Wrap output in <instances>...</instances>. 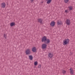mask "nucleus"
Instances as JSON below:
<instances>
[{
	"label": "nucleus",
	"instance_id": "f257e3e1",
	"mask_svg": "<svg viewBox=\"0 0 75 75\" xmlns=\"http://www.w3.org/2000/svg\"><path fill=\"white\" fill-rule=\"evenodd\" d=\"M42 42H44L45 44H49L50 43V40L49 39H47V37L44 36L42 39Z\"/></svg>",
	"mask_w": 75,
	"mask_h": 75
},
{
	"label": "nucleus",
	"instance_id": "f03ea898",
	"mask_svg": "<svg viewBox=\"0 0 75 75\" xmlns=\"http://www.w3.org/2000/svg\"><path fill=\"white\" fill-rule=\"evenodd\" d=\"M69 40L68 39H65L64 40H63V44L64 45H67L69 43Z\"/></svg>",
	"mask_w": 75,
	"mask_h": 75
},
{
	"label": "nucleus",
	"instance_id": "7ed1b4c3",
	"mask_svg": "<svg viewBox=\"0 0 75 75\" xmlns=\"http://www.w3.org/2000/svg\"><path fill=\"white\" fill-rule=\"evenodd\" d=\"M26 55H30L31 54L30 49H27L25 51Z\"/></svg>",
	"mask_w": 75,
	"mask_h": 75
},
{
	"label": "nucleus",
	"instance_id": "20e7f679",
	"mask_svg": "<svg viewBox=\"0 0 75 75\" xmlns=\"http://www.w3.org/2000/svg\"><path fill=\"white\" fill-rule=\"evenodd\" d=\"M47 46V44L45 43L43 44L42 46V49H46Z\"/></svg>",
	"mask_w": 75,
	"mask_h": 75
},
{
	"label": "nucleus",
	"instance_id": "39448f33",
	"mask_svg": "<svg viewBox=\"0 0 75 75\" xmlns=\"http://www.w3.org/2000/svg\"><path fill=\"white\" fill-rule=\"evenodd\" d=\"M66 23L67 25H70L71 24V21L68 19H67L66 21Z\"/></svg>",
	"mask_w": 75,
	"mask_h": 75
},
{
	"label": "nucleus",
	"instance_id": "423d86ee",
	"mask_svg": "<svg viewBox=\"0 0 75 75\" xmlns=\"http://www.w3.org/2000/svg\"><path fill=\"white\" fill-rule=\"evenodd\" d=\"M1 5V7H2V8H5L6 7V4L4 2L2 3Z\"/></svg>",
	"mask_w": 75,
	"mask_h": 75
},
{
	"label": "nucleus",
	"instance_id": "0eeeda50",
	"mask_svg": "<svg viewBox=\"0 0 75 75\" xmlns=\"http://www.w3.org/2000/svg\"><path fill=\"white\" fill-rule=\"evenodd\" d=\"M48 55L49 58H52V57H53V55L52 54L50 53H49L48 54Z\"/></svg>",
	"mask_w": 75,
	"mask_h": 75
},
{
	"label": "nucleus",
	"instance_id": "6e6552de",
	"mask_svg": "<svg viewBox=\"0 0 75 75\" xmlns=\"http://www.w3.org/2000/svg\"><path fill=\"white\" fill-rule=\"evenodd\" d=\"M55 22L54 21H53L51 23L50 25L52 27H54V26L55 25Z\"/></svg>",
	"mask_w": 75,
	"mask_h": 75
},
{
	"label": "nucleus",
	"instance_id": "1a4fd4ad",
	"mask_svg": "<svg viewBox=\"0 0 75 75\" xmlns=\"http://www.w3.org/2000/svg\"><path fill=\"white\" fill-rule=\"evenodd\" d=\"M32 51L34 52H36V51H37V49H36V48L35 47H34L32 49Z\"/></svg>",
	"mask_w": 75,
	"mask_h": 75
},
{
	"label": "nucleus",
	"instance_id": "9d476101",
	"mask_svg": "<svg viewBox=\"0 0 75 75\" xmlns=\"http://www.w3.org/2000/svg\"><path fill=\"white\" fill-rule=\"evenodd\" d=\"M38 21L41 24H42V20L41 19H39L38 20Z\"/></svg>",
	"mask_w": 75,
	"mask_h": 75
},
{
	"label": "nucleus",
	"instance_id": "9b49d317",
	"mask_svg": "<svg viewBox=\"0 0 75 75\" xmlns=\"http://www.w3.org/2000/svg\"><path fill=\"white\" fill-rule=\"evenodd\" d=\"M69 70L70 71V74H74V70H73L72 69V68H71Z\"/></svg>",
	"mask_w": 75,
	"mask_h": 75
},
{
	"label": "nucleus",
	"instance_id": "f8f14e48",
	"mask_svg": "<svg viewBox=\"0 0 75 75\" xmlns=\"http://www.w3.org/2000/svg\"><path fill=\"white\" fill-rule=\"evenodd\" d=\"M29 58L30 60H33V57L32 55H30L29 56Z\"/></svg>",
	"mask_w": 75,
	"mask_h": 75
},
{
	"label": "nucleus",
	"instance_id": "ddd939ff",
	"mask_svg": "<svg viewBox=\"0 0 75 75\" xmlns=\"http://www.w3.org/2000/svg\"><path fill=\"white\" fill-rule=\"evenodd\" d=\"M57 23L58 25H61V24H62L61 22L60 21H59V20L57 21Z\"/></svg>",
	"mask_w": 75,
	"mask_h": 75
},
{
	"label": "nucleus",
	"instance_id": "4468645a",
	"mask_svg": "<svg viewBox=\"0 0 75 75\" xmlns=\"http://www.w3.org/2000/svg\"><path fill=\"white\" fill-rule=\"evenodd\" d=\"M10 25L11 27H13L14 25H15V23H11L10 24Z\"/></svg>",
	"mask_w": 75,
	"mask_h": 75
},
{
	"label": "nucleus",
	"instance_id": "2eb2a0df",
	"mask_svg": "<svg viewBox=\"0 0 75 75\" xmlns=\"http://www.w3.org/2000/svg\"><path fill=\"white\" fill-rule=\"evenodd\" d=\"M51 1H52V0H48L47 2V4H50L51 3Z\"/></svg>",
	"mask_w": 75,
	"mask_h": 75
},
{
	"label": "nucleus",
	"instance_id": "dca6fc26",
	"mask_svg": "<svg viewBox=\"0 0 75 75\" xmlns=\"http://www.w3.org/2000/svg\"><path fill=\"white\" fill-rule=\"evenodd\" d=\"M68 8H69V10H72V9L73 8L71 6H69Z\"/></svg>",
	"mask_w": 75,
	"mask_h": 75
},
{
	"label": "nucleus",
	"instance_id": "f3484780",
	"mask_svg": "<svg viewBox=\"0 0 75 75\" xmlns=\"http://www.w3.org/2000/svg\"><path fill=\"white\" fill-rule=\"evenodd\" d=\"M62 72L63 74H66V71L64 70H62Z\"/></svg>",
	"mask_w": 75,
	"mask_h": 75
},
{
	"label": "nucleus",
	"instance_id": "a211bd4d",
	"mask_svg": "<svg viewBox=\"0 0 75 75\" xmlns=\"http://www.w3.org/2000/svg\"><path fill=\"white\" fill-rule=\"evenodd\" d=\"M38 64V62H34V65H35V66L37 65V64Z\"/></svg>",
	"mask_w": 75,
	"mask_h": 75
},
{
	"label": "nucleus",
	"instance_id": "6ab92c4d",
	"mask_svg": "<svg viewBox=\"0 0 75 75\" xmlns=\"http://www.w3.org/2000/svg\"><path fill=\"white\" fill-rule=\"evenodd\" d=\"M68 1H69V0H64V2H65V3H67Z\"/></svg>",
	"mask_w": 75,
	"mask_h": 75
},
{
	"label": "nucleus",
	"instance_id": "aec40b11",
	"mask_svg": "<svg viewBox=\"0 0 75 75\" xmlns=\"http://www.w3.org/2000/svg\"><path fill=\"white\" fill-rule=\"evenodd\" d=\"M41 65L40 64L38 67V68H41Z\"/></svg>",
	"mask_w": 75,
	"mask_h": 75
},
{
	"label": "nucleus",
	"instance_id": "412c9836",
	"mask_svg": "<svg viewBox=\"0 0 75 75\" xmlns=\"http://www.w3.org/2000/svg\"><path fill=\"white\" fill-rule=\"evenodd\" d=\"M4 37L5 38H6V34H4Z\"/></svg>",
	"mask_w": 75,
	"mask_h": 75
},
{
	"label": "nucleus",
	"instance_id": "4be33fe9",
	"mask_svg": "<svg viewBox=\"0 0 75 75\" xmlns=\"http://www.w3.org/2000/svg\"><path fill=\"white\" fill-rule=\"evenodd\" d=\"M31 1V3H33L34 1V0H30Z\"/></svg>",
	"mask_w": 75,
	"mask_h": 75
},
{
	"label": "nucleus",
	"instance_id": "5701e85b",
	"mask_svg": "<svg viewBox=\"0 0 75 75\" xmlns=\"http://www.w3.org/2000/svg\"><path fill=\"white\" fill-rule=\"evenodd\" d=\"M65 13H68V10H66L65 11Z\"/></svg>",
	"mask_w": 75,
	"mask_h": 75
}]
</instances>
